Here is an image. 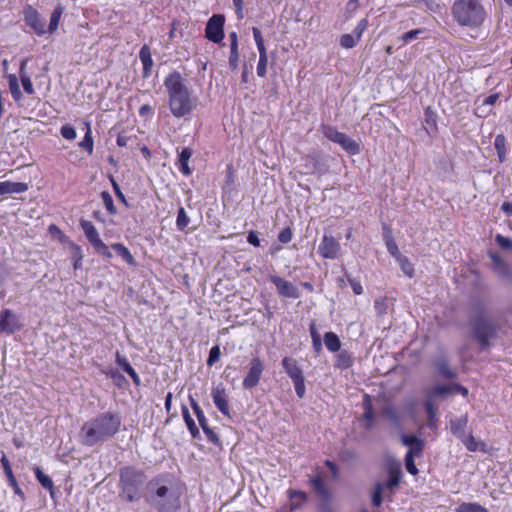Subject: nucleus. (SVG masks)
I'll use <instances>...</instances> for the list:
<instances>
[{"mask_svg":"<svg viewBox=\"0 0 512 512\" xmlns=\"http://www.w3.org/2000/svg\"><path fill=\"white\" fill-rule=\"evenodd\" d=\"M468 424L467 416H461L450 420V429L452 434L458 439L462 440L466 434V428Z\"/></svg>","mask_w":512,"mask_h":512,"instance_id":"aec40b11","label":"nucleus"},{"mask_svg":"<svg viewBox=\"0 0 512 512\" xmlns=\"http://www.w3.org/2000/svg\"><path fill=\"white\" fill-rule=\"evenodd\" d=\"M224 23V15L214 14L206 24L205 37L213 43H220L224 38Z\"/></svg>","mask_w":512,"mask_h":512,"instance_id":"1a4fd4ad","label":"nucleus"},{"mask_svg":"<svg viewBox=\"0 0 512 512\" xmlns=\"http://www.w3.org/2000/svg\"><path fill=\"white\" fill-rule=\"evenodd\" d=\"M146 479L147 477L143 470L136 469L133 466L121 468L119 470L120 496L128 502L138 500Z\"/></svg>","mask_w":512,"mask_h":512,"instance_id":"423d86ee","label":"nucleus"},{"mask_svg":"<svg viewBox=\"0 0 512 512\" xmlns=\"http://www.w3.org/2000/svg\"><path fill=\"white\" fill-rule=\"evenodd\" d=\"M461 442L465 445L467 450H469L471 452H475L478 450L485 452V447H486L485 443L477 441L472 434H467L461 440Z\"/></svg>","mask_w":512,"mask_h":512,"instance_id":"bb28decb","label":"nucleus"},{"mask_svg":"<svg viewBox=\"0 0 512 512\" xmlns=\"http://www.w3.org/2000/svg\"><path fill=\"white\" fill-rule=\"evenodd\" d=\"M368 20L361 19L352 34H344L340 37V45L345 49L354 48L360 41L362 34L367 29Z\"/></svg>","mask_w":512,"mask_h":512,"instance_id":"4468645a","label":"nucleus"},{"mask_svg":"<svg viewBox=\"0 0 512 512\" xmlns=\"http://www.w3.org/2000/svg\"><path fill=\"white\" fill-rule=\"evenodd\" d=\"M506 138L503 134H498L494 140V146L496 151H506Z\"/></svg>","mask_w":512,"mask_h":512,"instance_id":"0e129e2a","label":"nucleus"},{"mask_svg":"<svg viewBox=\"0 0 512 512\" xmlns=\"http://www.w3.org/2000/svg\"><path fill=\"white\" fill-rule=\"evenodd\" d=\"M192 154H193V150L189 147L183 148L179 154V157H178L179 169L184 175H189L191 173V170L188 166V162H189V159L191 158Z\"/></svg>","mask_w":512,"mask_h":512,"instance_id":"b1692460","label":"nucleus"},{"mask_svg":"<svg viewBox=\"0 0 512 512\" xmlns=\"http://www.w3.org/2000/svg\"><path fill=\"white\" fill-rule=\"evenodd\" d=\"M452 14L461 26L479 27L485 18L484 7L478 0H457L452 7Z\"/></svg>","mask_w":512,"mask_h":512,"instance_id":"39448f33","label":"nucleus"},{"mask_svg":"<svg viewBox=\"0 0 512 512\" xmlns=\"http://www.w3.org/2000/svg\"><path fill=\"white\" fill-rule=\"evenodd\" d=\"M292 239V231L290 228H284L278 235V240L281 243H288Z\"/></svg>","mask_w":512,"mask_h":512,"instance_id":"774afa93","label":"nucleus"},{"mask_svg":"<svg viewBox=\"0 0 512 512\" xmlns=\"http://www.w3.org/2000/svg\"><path fill=\"white\" fill-rule=\"evenodd\" d=\"M145 500L158 512H177L181 506L179 490L163 476L147 483Z\"/></svg>","mask_w":512,"mask_h":512,"instance_id":"f03ea898","label":"nucleus"},{"mask_svg":"<svg viewBox=\"0 0 512 512\" xmlns=\"http://www.w3.org/2000/svg\"><path fill=\"white\" fill-rule=\"evenodd\" d=\"M496 242L503 249H512V240L500 234L496 236Z\"/></svg>","mask_w":512,"mask_h":512,"instance_id":"69168bd1","label":"nucleus"},{"mask_svg":"<svg viewBox=\"0 0 512 512\" xmlns=\"http://www.w3.org/2000/svg\"><path fill=\"white\" fill-rule=\"evenodd\" d=\"M203 432L205 433L207 439L216 446H221V441L219 436L208 426L204 427Z\"/></svg>","mask_w":512,"mask_h":512,"instance_id":"603ef678","label":"nucleus"},{"mask_svg":"<svg viewBox=\"0 0 512 512\" xmlns=\"http://www.w3.org/2000/svg\"><path fill=\"white\" fill-rule=\"evenodd\" d=\"M220 354L219 346L212 347L207 359V365L212 366L215 362H217L220 358Z\"/></svg>","mask_w":512,"mask_h":512,"instance_id":"052dcab7","label":"nucleus"},{"mask_svg":"<svg viewBox=\"0 0 512 512\" xmlns=\"http://www.w3.org/2000/svg\"><path fill=\"white\" fill-rule=\"evenodd\" d=\"M80 226L83 229L86 238L93 246L95 251L108 259L113 257L112 253L109 250V247L101 240L99 233L92 222L88 220H81Z\"/></svg>","mask_w":512,"mask_h":512,"instance_id":"6e6552de","label":"nucleus"},{"mask_svg":"<svg viewBox=\"0 0 512 512\" xmlns=\"http://www.w3.org/2000/svg\"><path fill=\"white\" fill-rule=\"evenodd\" d=\"M62 14H63L62 6H58L53 10L51 17H50V23H49V28H48L50 33H53L54 31L57 30L59 20H60Z\"/></svg>","mask_w":512,"mask_h":512,"instance_id":"4c0bfd02","label":"nucleus"},{"mask_svg":"<svg viewBox=\"0 0 512 512\" xmlns=\"http://www.w3.org/2000/svg\"><path fill=\"white\" fill-rule=\"evenodd\" d=\"M374 307H375V310L377 312L378 315H383L386 313V310H387V303H386V299L385 298H382V299H376L375 300V303H374Z\"/></svg>","mask_w":512,"mask_h":512,"instance_id":"e2e57ef3","label":"nucleus"},{"mask_svg":"<svg viewBox=\"0 0 512 512\" xmlns=\"http://www.w3.org/2000/svg\"><path fill=\"white\" fill-rule=\"evenodd\" d=\"M415 456L416 455H415V453H413V451H407V453L405 455V466H406V469L412 475H416L418 473V469L416 468V466L414 464V457Z\"/></svg>","mask_w":512,"mask_h":512,"instance_id":"de8ad7c7","label":"nucleus"},{"mask_svg":"<svg viewBox=\"0 0 512 512\" xmlns=\"http://www.w3.org/2000/svg\"><path fill=\"white\" fill-rule=\"evenodd\" d=\"M401 480V471L399 469H393L391 468L389 470V480L383 485V489L387 488L390 490H393L395 487H397Z\"/></svg>","mask_w":512,"mask_h":512,"instance_id":"2f4dec72","label":"nucleus"},{"mask_svg":"<svg viewBox=\"0 0 512 512\" xmlns=\"http://www.w3.org/2000/svg\"><path fill=\"white\" fill-rule=\"evenodd\" d=\"M23 15L26 25L32 28L37 35H43L46 32L45 21L33 6L27 5L23 10Z\"/></svg>","mask_w":512,"mask_h":512,"instance_id":"9b49d317","label":"nucleus"},{"mask_svg":"<svg viewBox=\"0 0 512 512\" xmlns=\"http://www.w3.org/2000/svg\"><path fill=\"white\" fill-rule=\"evenodd\" d=\"M87 131L85 136L81 142H79V146L85 149L89 155L93 153V138L91 133L90 123H86Z\"/></svg>","mask_w":512,"mask_h":512,"instance_id":"e433bc0d","label":"nucleus"},{"mask_svg":"<svg viewBox=\"0 0 512 512\" xmlns=\"http://www.w3.org/2000/svg\"><path fill=\"white\" fill-rule=\"evenodd\" d=\"M425 124V130L428 134H430L431 131H435L437 129L436 115L429 107L425 110Z\"/></svg>","mask_w":512,"mask_h":512,"instance_id":"58836bf2","label":"nucleus"},{"mask_svg":"<svg viewBox=\"0 0 512 512\" xmlns=\"http://www.w3.org/2000/svg\"><path fill=\"white\" fill-rule=\"evenodd\" d=\"M101 198H102V201H103L104 206L106 207L107 211L111 215H115L117 213V210H116V207L113 202V198L110 195V193L108 191H102Z\"/></svg>","mask_w":512,"mask_h":512,"instance_id":"a18cd8bd","label":"nucleus"},{"mask_svg":"<svg viewBox=\"0 0 512 512\" xmlns=\"http://www.w3.org/2000/svg\"><path fill=\"white\" fill-rule=\"evenodd\" d=\"M423 33H424L423 29L410 30L402 35V40L404 43H408L411 40L418 38V36Z\"/></svg>","mask_w":512,"mask_h":512,"instance_id":"680f3d73","label":"nucleus"},{"mask_svg":"<svg viewBox=\"0 0 512 512\" xmlns=\"http://www.w3.org/2000/svg\"><path fill=\"white\" fill-rule=\"evenodd\" d=\"M469 325L472 329L473 338L479 343L481 350H487L492 339L497 337L498 325L484 311L478 307L469 317Z\"/></svg>","mask_w":512,"mask_h":512,"instance_id":"20e7f679","label":"nucleus"},{"mask_svg":"<svg viewBox=\"0 0 512 512\" xmlns=\"http://www.w3.org/2000/svg\"><path fill=\"white\" fill-rule=\"evenodd\" d=\"M107 375L113 380V382L121 387L123 382H126L125 377L117 370L111 369L107 372Z\"/></svg>","mask_w":512,"mask_h":512,"instance_id":"6e6d98bb","label":"nucleus"},{"mask_svg":"<svg viewBox=\"0 0 512 512\" xmlns=\"http://www.w3.org/2000/svg\"><path fill=\"white\" fill-rule=\"evenodd\" d=\"M17 316L10 309H5L0 312V332L12 334L20 329Z\"/></svg>","mask_w":512,"mask_h":512,"instance_id":"dca6fc26","label":"nucleus"},{"mask_svg":"<svg viewBox=\"0 0 512 512\" xmlns=\"http://www.w3.org/2000/svg\"><path fill=\"white\" fill-rule=\"evenodd\" d=\"M189 399L191 407L198 419L199 425L203 429L204 427L208 426V421L204 415V412L192 396H190Z\"/></svg>","mask_w":512,"mask_h":512,"instance_id":"f704fd0d","label":"nucleus"},{"mask_svg":"<svg viewBox=\"0 0 512 512\" xmlns=\"http://www.w3.org/2000/svg\"><path fill=\"white\" fill-rule=\"evenodd\" d=\"M1 464H2V467L4 469L5 475L8 478L9 484L12 486L15 494H17L20 497L24 498V493H23V491L21 490V488L19 487V485L17 483V480H16V478H15L13 472H12V468H11L10 462H9V460L6 457L5 454L2 455Z\"/></svg>","mask_w":512,"mask_h":512,"instance_id":"6ab92c4d","label":"nucleus"},{"mask_svg":"<svg viewBox=\"0 0 512 512\" xmlns=\"http://www.w3.org/2000/svg\"><path fill=\"white\" fill-rule=\"evenodd\" d=\"M318 252L323 258L337 259L341 254V246L333 236L324 235Z\"/></svg>","mask_w":512,"mask_h":512,"instance_id":"f8f14e48","label":"nucleus"},{"mask_svg":"<svg viewBox=\"0 0 512 512\" xmlns=\"http://www.w3.org/2000/svg\"><path fill=\"white\" fill-rule=\"evenodd\" d=\"M264 371V363L258 358H252L249 362V369L243 379L242 385L245 389L251 390L256 387Z\"/></svg>","mask_w":512,"mask_h":512,"instance_id":"9d476101","label":"nucleus"},{"mask_svg":"<svg viewBox=\"0 0 512 512\" xmlns=\"http://www.w3.org/2000/svg\"><path fill=\"white\" fill-rule=\"evenodd\" d=\"M457 512H489L488 509L476 502H463L456 509Z\"/></svg>","mask_w":512,"mask_h":512,"instance_id":"72a5a7b5","label":"nucleus"},{"mask_svg":"<svg viewBox=\"0 0 512 512\" xmlns=\"http://www.w3.org/2000/svg\"><path fill=\"white\" fill-rule=\"evenodd\" d=\"M385 244L387 247L388 252L394 256L395 258L401 256L402 254L399 252L398 246L391 235L390 231L386 232L384 234Z\"/></svg>","mask_w":512,"mask_h":512,"instance_id":"c9c22d12","label":"nucleus"},{"mask_svg":"<svg viewBox=\"0 0 512 512\" xmlns=\"http://www.w3.org/2000/svg\"><path fill=\"white\" fill-rule=\"evenodd\" d=\"M121 416L115 412H102L86 421L80 429L79 437L85 446H94L114 437L120 430Z\"/></svg>","mask_w":512,"mask_h":512,"instance_id":"f257e3e1","label":"nucleus"},{"mask_svg":"<svg viewBox=\"0 0 512 512\" xmlns=\"http://www.w3.org/2000/svg\"><path fill=\"white\" fill-rule=\"evenodd\" d=\"M182 415H183L184 421H185L187 428L189 429L192 437L199 438L200 437L199 429L196 426L193 418L191 417V415L189 413L188 408L185 405L182 406Z\"/></svg>","mask_w":512,"mask_h":512,"instance_id":"cd10ccee","label":"nucleus"},{"mask_svg":"<svg viewBox=\"0 0 512 512\" xmlns=\"http://www.w3.org/2000/svg\"><path fill=\"white\" fill-rule=\"evenodd\" d=\"M28 190V184L23 182L3 181L0 182V195L20 194Z\"/></svg>","mask_w":512,"mask_h":512,"instance_id":"412c9836","label":"nucleus"},{"mask_svg":"<svg viewBox=\"0 0 512 512\" xmlns=\"http://www.w3.org/2000/svg\"><path fill=\"white\" fill-rule=\"evenodd\" d=\"M291 499V508H298L303 502L306 501V494L302 491H291L290 492Z\"/></svg>","mask_w":512,"mask_h":512,"instance_id":"c03bdc74","label":"nucleus"},{"mask_svg":"<svg viewBox=\"0 0 512 512\" xmlns=\"http://www.w3.org/2000/svg\"><path fill=\"white\" fill-rule=\"evenodd\" d=\"M311 485L313 491L316 493L318 498L322 501V504H330L332 495L329 488L325 485L321 476H316L311 479Z\"/></svg>","mask_w":512,"mask_h":512,"instance_id":"f3484780","label":"nucleus"},{"mask_svg":"<svg viewBox=\"0 0 512 512\" xmlns=\"http://www.w3.org/2000/svg\"><path fill=\"white\" fill-rule=\"evenodd\" d=\"M324 343L326 348L331 352H337L341 347V342L334 332L325 333Z\"/></svg>","mask_w":512,"mask_h":512,"instance_id":"c756f323","label":"nucleus"},{"mask_svg":"<svg viewBox=\"0 0 512 512\" xmlns=\"http://www.w3.org/2000/svg\"><path fill=\"white\" fill-rule=\"evenodd\" d=\"M425 410H426V413L428 414V418H429L428 425L430 427H433L434 426V420H435V417H436V414H437V408H436V406L434 405V403H433V401L431 399H428L425 402Z\"/></svg>","mask_w":512,"mask_h":512,"instance_id":"49530a36","label":"nucleus"},{"mask_svg":"<svg viewBox=\"0 0 512 512\" xmlns=\"http://www.w3.org/2000/svg\"><path fill=\"white\" fill-rule=\"evenodd\" d=\"M398 263L400 264V267L405 275L408 277H413L414 274V268L413 265L410 263L409 259L403 255L396 258Z\"/></svg>","mask_w":512,"mask_h":512,"instance_id":"37998d69","label":"nucleus"},{"mask_svg":"<svg viewBox=\"0 0 512 512\" xmlns=\"http://www.w3.org/2000/svg\"><path fill=\"white\" fill-rule=\"evenodd\" d=\"M322 133L330 141L339 144L346 152L352 155L359 153V144L345 133L339 132L335 127L323 126Z\"/></svg>","mask_w":512,"mask_h":512,"instance_id":"0eeeda50","label":"nucleus"},{"mask_svg":"<svg viewBox=\"0 0 512 512\" xmlns=\"http://www.w3.org/2000/svg\"><path fill=\"white\" fill-rule=\"evenodd\" d=\"M164 86L169 96V108L177 118L190 114L195 108V99L185 84L182 75L174 71L164 80Z\"/></svg>","mask_w":512,"mask_h":512,"instance_id":"7ed1b4c3","label":"nucleus"},{"mask_svg":"<svg viewBox=\"0 0 512 512\" xmlns=\"http://www.w3.org/2000/svg\"><path fill=\"white\" fill-rule=\"evenodd\" d=\"M60 134L63 138L67 140H74L77 136L76 130L70 124H65L60 129Z\"/></svg>","mask_w":512,"mask_h":512,"instance_id":"09e8293b","label":"nucleus"},{"mask_svg":"<svg viewBox=\"0 0 512 512\" xmlns=\"http://www.w3.org/2000/svg\"><path fill=\"white\" fill-rule=\"evenodd\" d=\"M292 382L294 384L296 395L299 398H303L304 395H305V391H306L304 377L296 379V380H293Z\"/></svg>","mask_w":512,"mask_h":512,"instance_id":"5fc2aeb1","label":"nucleus"},{"mask_svg":"<svg viewBox=\"0 0 512 512\" xmlns=\"http://www.w3.org/2000/svg\"><path fill=\"white\" fill-rule=\"evenodd\" d=\"M9 87H10L13 97L15 99L18 98L21 93H20L19 86H18V80L15 75L9 76Z\"/></svg>","mask_w":512,"mask_h":512,"instance_id":"4d7b16f0","label":"nucleus"},{"mask_svg":"<svg viewBox=\"0 0 512 512\" xmlns=\"http://www.w3.org/2000/svg\"><path fill=\"white\" fill-rule=\"evenodd\" d=\"M401 441L405 446L410 447L408 451H413L416 456H419L422 453L424 448V441L419 439L417 436L403 435Z\"/></svg>","mask_w":512,"mask_h":512,"instance_id":"4be33fe9","label":"nucleus"},{"mask_svg":"<svg viewBox=\"0 0 512 512\" xmlns=\"http://www.w3.org/2000/svg\"><path fill=\"white\" fill-rule=\"evenodd\" d=\"M268 55L267 51L259 52V60L257 64V75L259 77H265L267 73Z\"/></svg>","mask_w":512,"mask_h":512,"instance_id":"ea45409f","label":"nucleus"},{"mask_svg":"<svg viewBox=\"0 0 512 512\" xmlns=\"http://www.w3.org/2000/svg\"><path fill=\"white\" fill-rule=\"evenodd\" d=\"M34 472L40 484L44 488L50 490L51 495H53V481L51 480V478L48 475H46L39 467H35Z\"/></svg>","mask_w":512,"mask_h":512,"instance_id":"473e14b6","label":"nucleus"},{"mask_svg":"<svg viewBox=\"0 0 512 512\" xmlns=\"http://www.w3.org/2000/svg\"><path fill=\"white\" fill-rule=\"evenodd\" d=\"M111 248L116 251V253L126 261L130 266H136V261L133 255L130 253L127 247H125L121 243H114L111 245Z\"/></svg>","mask_w":512,"mask_h":512,"instance_id":"a878e982","label":"nucleus"},{"mask_svg":"<svg viewBox=\"0 0 512 512\" xmlns=\"http://www.w3.org/2000/svg\"><path fill=\"white\" fill-rule=\"evenodd\" d=\"M238 62H239V51L238 48L232 47L230 48V55H229V66L231 70H236L238 68Z\"/></svg>","mask_w":512,"mask_h":512,"instance_id":"3c124183","label":"nucleus"},{"mask_svg":"<svg viewBox=\"0 0 512 512\" xmlns=\"http://www.w3.org/2000/svg\"><path fill=\"white\" fill-rule=\"evenodd\" d=\"M116 363L128 374L132 372L133 367L130 365L128 360L121 356L119 353L116 354Z\"/></svg>","mask_w":512,"mask_h":512,"instance_id":"13d9d810","label":"nucleus"},{"mask_svg":"<svg viewBox=\"0 0 512 512\" xmlns=\"http://www.w3.org/2000/svg\"><path fill=\"white\" fill-rule=\"evenodd\" d=\"M282 366L292 381L304 377L303 371L298 365L296 359L292 357H284L282 359Z\"/></svg>","mask_w":512,"mask_h":512,"instance_id":"a211bd4d","label":"nucleus"},{"mask_svg":"<svg viewBox=\"0 0 512 512\" xmlns=\"http://www.w3.org/2000/svg\"><path fill=\"white\" fill-rule=\"evenodd\" d=\"M139 58L143 64V76L148 77L153 67L151 51L148 45H143L139 52Z\"/></svg>","mask_w":512,"mask_h":512,"instance_id":"5701e85b","label":"nucleus"},{"mask_svg":"<svg viewBox=\"0 0 512 512\" xmlns=\"http://www.w3.org/2000/svg\"><path fill=\"white\" fill-rule=\"evenodd\" d=\"M382 491H383V485L378 483L375 487V491L373 493L372 497V503L374 506H380L382 503Z\"/></svg>","mask_w":512,"mask_h":512,"instance_id":"bf43d9fd","label":"nucleus"},{"mask_svg":"<svg viewBox=\"0 0 512 512\" xmlns=\"http://www.w3.org/2000/svg\"><path fill=\"white\" fill-rule=\"evenodd\" d=\"M211 396L217 409L226 417L230 418L229 397L223 384L212 388Z\"/></svg>","mask_w":512,"mask_h":512,"instance_id":"ddd939ff","label":"nucleus"},{"mask_svg":"<svg viewBox=\"0 0 512 512\" xmlns=\"http://www.w3.org/2000/svg\"><path fill=\"white\" fill-rule=\"evenodd\" d=\"M189 222H190V219H189L187 213L185 212V209L183 207H180L178 210L177 219H176L177 229L180 231H184L185 228L188 226Z\"/></svg>","mask_w":512,"mask_h":512,"instance_id":"79ce46f5","label":"nucleus"},{"mask_svg":"<svg viewBox=\"0 0 512 512\" xmlns=\"http://www.w3.org/2000/svg\"><path fill=\"white\" fill-rule=\"evenodd\" d=\"M436 365L439 374L444 378L452 379L456 377V372L450 367L448 361L445 358H440Z\"/></svg>","mask_w":512,"mask_h":512,"instance_id":"c85d7f7f","label":"nucleus"},{"mask_svg":"<svg viewBox=\"0 0 512 512\" xmlns=\"http://www.w3.org/2000/svg\"><path fill=\"white\" fill-rule=\"evenodd\" d=\"M252 32H253V37H254L258 51L259 52L267 51L266 47L264 45V40H263L262 33H261L260 29L257 27H253Z\"/></svg>","mask_w":512,"mask_h":512,"instance_id":"8fccbe9b","label":"nucleus"},{"mask_svg":"<svg viewBox=\"0 0 512 512\" xmlns=\"http://www.w3.org/2000/svg\"><path fill=\"white\" fill-rule=\"evenodd\" d=\"M20 79H21V83H22L24 91L27 94L32 95L34 93V88H33L30 77L26 73H21Z\"/></svg>","mask_w":512,"mask_h":512,"instance_id":"864d4df0","label":"nucleus"},{"mask_svg":"<svg viewBox=\"0 0 512 512\" xmlns=\"http://www.w3.org/2000/svg\"><path fill=\"white\" fill-rule=\"evenodd\" d=\"M452 393V385H437L433 389V394L440 396Z\"/></svg>","mask_w":512,"mask_h":512,"instance_id":"338daca9","label":"nucleus"},{"mask_svg":"<svg viewBox=\"0 0 512 512\" xmlns=\"http://www.w3.org/2000/svg\"><path fill=\"white\" fill-rule=\"evenodd\" d=\"M382 413L394 427L401 428L400 417L397 410L393 406H385Z\"/></svg>","mask_w":512,"mask_h":512,"instance_id":"7c9ffc66","label":"nucleus"},{"mask_svg":"<svg viewBox=\"0 0 512 512\" xmlns=\"http://www.w3.org/2000/svg\"><path fill=\"white\" fill-rule=\"evenodd\" d=\"M270 281L276 286L277 292L281 297L294 299L300 297L298 288L291 282L276 275L270 276Z\"/></svg>","mask_w":512,"mask_h":512,"instance_id":"2eb2a0df","label":"nucleus"},{"mask_svg":"<svg viewBox=\"0 0 512 512\" xmlns=\"http://www.w3.org/2000/svg\"><path fill=\"white\" fill-rule=\"evenodd\" d=\"M310 334L312 338V345L317 354H319L322 351V343L319 333L317 332L315 323H311L310 325Z\"/></svg>","mask_w":512,"mask_h":512,"instance_id":"a19ab883","label":"nucleus"},{"mask_svg":"<svg viewBox=\"0 0 512 512\" xmlns=\"http://www.w3.org/2000/svg\"><path fill=\"white\" fill-rule=\"evenodd\" d=\"M494 271L501 277L510 276V270L504 260L497 254H491Z\"/></svg>","mask_w":512,"mask_h":512,"instance_id":"393cba45","label":"nucleus"}]
</instances>
